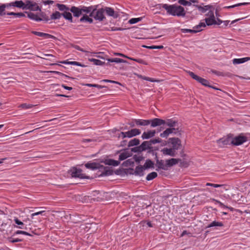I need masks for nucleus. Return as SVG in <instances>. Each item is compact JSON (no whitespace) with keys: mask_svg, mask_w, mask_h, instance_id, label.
<instances>
[{"mask_svg":"<svg viewBox=\"0 0 250 250\" xmlns=\"http://www.w3.org/2000/svg\"><path fill=\"white\" fill-rule=\"evenodd\" d=\"M85 167L88 169H91L92 170L95 169H99L102 171L101 174H100V176H108L111 175L113 174V171L111 169L108 167H104L103 165H101L98 163H87L85 164Z\"/></svg>","mask_w":250,"mask_h":250,"instance_id":"nucleus-2","label":"nucleus"},{"mask_svg":"<svg viewBox=\"0 0 250 250\" xmlns=\"http://www.w3.org/2000/svg\"><path fill=\"white\" fill-rule=\"evenodd\" d=\"M213 187L214 188H222L226 191L229 190V186L227 185H219L213 184Z\"/></svg>","mask_w":250,"mask_h":250,"instance_id":"nucleus-49","label":"nucleus"},{"mask_svg":"<svg viewBox=\"0 0 250 250\" xmlns=\"http://www.w3.org/2000/svg\"><path fill=\"white\" fill-rule=\"evenodd\" d=\"M249 3V2L239 3H237V4H234L233 5L225 6V7H224V8H228V9L229 8H234L235 7L239 6L246 5H248Z\"/></svg>","mask_w":250,"mask_h":250,"instance_id":"nucleus-48","label":"nucleus"},{"mask_svg":"<svg viewBox=\"0 0 250 250\" xmlns=\"http://www.w3.org/2000/svg\"><path fill=\"white\" fill-rule=\"evenodd\" d=\"M62 16V13L56 11L50 15V20H56L60 19Z\"/></svg>","mask_w":250,"mask_h":250,"instance_id":"nucleus-32","label":"nucleus"},{"mask_svg":"<svg viewBox=\"0 0 250 250\" xmlns=\"http://www.w3.org/2000/svg\"><path fill=\"white\" fill-rule=\"evenodd\" d=\"M112 194L111 192L95 191L94 192V196L97 195V197L96 198H94V199L96 200L97 201H108L110 199Z\"/></svg>","mask_w":250,"mask_h":250,"instance_id":"nucleus-4","label":"nucleus"},{"mask_svg":"<svg viewBox=\"0 0 250 250\" xmlns=\"http://www.w3.org/2000/svg\"><path fill=\"white\" fill-rule=\"evenodd\" d=\"M151 127H155L160 126L162 125H164V120L159 118H154L152 120H148Z\"/></svg>","mask_w":250,"mask_h":250,"instance_id":"nucleus-12","label":"nucleus"},{"mask_svg":"<svg viewBox=\"0 0 250 250\" xmlns=\"http://www.w3.org/2000/svg\"><path fill=\"white\" fill-rule=\"evenodd\" d=\"M216 203H217L219 206L222 208H226L229 209L230 210L232 211L233 210V208L231 207H228L227 206H226L224 204H223L222 202H221L219 201L214 200Z\"/></svg>","mask_w":250,"mask_h":250,"instance_id":"nucleus-58","label":"nucleus"},{"mask_svg":"<svg viewBox=\"0 0 250 250\" xmlns=\"http://www.w3.org/2000/svg\"><path fill=\"white\" fill-rule=\"evenodd\" d=\"M25 13L27 14V17L31 20L35 21H40L41 19H40V17L33 13L25 12Z\"/></svg>","mask_w":250,"mask_h":250,"instance_id":"nucleus-30","label":"nucleus"},{"mask_svg":"<svg viewBox=\"0 0 250 250\" xmlns=\"http://www.w3.org/2000/svg\"><path fill=\"white\" fill-rule=\"evenodd\" d=\"M34 106V105L31 104H22L19 106V107L23 109H29L33 107Z\"/></svg>","mask_w":250,"mask_h":250,"instance_id":"nucleus-51","label":"nucleus"},{"mask_svg":"<svg viewBox=\"0 0 250 250\" xmlns=\"http://www.w3.org/2000/svg\"><path fill=\"white\" fill-rule=\"evenodd\" d=\"M140 140L138 139L137 138H134L132 140H131L129 142L128 144V147H131L133 146H136L140 144Z\"/></svg>","mask_w":250,"mask_h":250,"instance_id":"nucleus-42","label":"nucleus"},{"mask_svg":"<svg viewBox=\"0 0 250 250\" xmlns=\"http://www.w3.org/2000/svg\"><path fill=\"white\" fill-rule=\"evenodd\" d=\"M87 14H84L83 15V17L80 19V21L81 22H83L85 21L86 20L90 17L89 16H87Z\"/></svg>","mask_w":250,"mask_h":250,"instance_id":"nucleus-62","label":"nucleus"},{"mask_svg":"<svg viewBox=\"0 0 250 250\" xmlns=\"http://www.w3.org/2000/svg\"><path fill=\"white\" fill-rule=\"evenodd\" d=\"M154 163L149 159H147L145 163L144 166H143L145 169L147 168H154Z\"/></svg>","mask_w":250,"mask_h":250,"instance_id":"nucleus-35","label":"nucleus"},{"mask_svg":"<svg viewBox=\"0 0 250 250\" xmlns=\"http://www.w3.org/2000/svg\"><path fill=\"white\" fill-rule=\"evenodd\" d=\"M145 169L142 166H139L136 167L134 174L135 175L142 176L144 175V170Z\"/></svg>","mask_w":250,"mask_h":250,"instance_id":"nucleus-26","label":"nucleus"},{"mask_svg":"<svg viewBox=\"0 0 250 250\" xmlns=\"http://www.w3.org/2000/svg\"><path fill=\"white\" fill-rule=\"evenodd\" d=\"M212 6L210 5H205L204 6H202L201 5L200 6H198V9L199 11L202 13H205L208 10L210 9Z\"/></svg>","mask_w":250,"mask_h":250,"instance_id":"nucleus-45","label":"nucleus"},{"mask_svg":"<svg viewBox=\"0 0 250 250\" xmlns=\"http://www.w3.org/2000/svg\"><path fill=\"white\" fill-rule=\"evenodd\" d=\"M69 11L73 13V15L75 17L78 18L82 15L80 7L73 6L70 8Z\"/></svg>","mask_w":250,"mask_h":250,"instance_id":"nucleus-20","label":"nucleus"},{"mask_svg":"<svg viewBox=\"0 0 250 250\" xmlns=\"http://www.w3.org/2000/svg\"><path fill=\"white\" fill-rule=\"evenodd\" d=\"M84 225H82V226L83 227V229H87L88 228V229L86 230L87 232H88L89 233H92L96 231V230L98 229L97 224L96 223H91V224H88L87 226H85V227H84Z\"/></svg>","mask_w":250,"mask_h":250,"instance_id":"nucleus-16","label":"nucleus"},{"mask_svg":"<svg viewBox=\"0 0 250 250\" xmlns=\"http://www.w3.org/2000/svg\"><path fill=\"white\" fill-rule=\"evenodd\" d=\"M33 3V1H31L30 0H26L25 2H24V6L23 10H30L31 9V7L32 6H36L35 4L32 5Z\"/></svg>","mask_w":250,"mask_h":250,"instance_id":"nucleus-41","label":"nucleus"},{"mask_svg":"<svg viewBox=\"0 0 250 250\" xmlns=\"http://www.w3.org/2000/svg\"><path fill=\"white\" fill-rule=\"evenodd\" d=\"M141 146L143 151L152 148V146L149 141H146L143 142L141 145Z\"/></svg>","mask_w":250,"mask_h":250,"instance_id":"nucleus-29","label":"nucleus"},{"mask_svg":"<svg viewBox=\"0 0 250 250\" xmlns=\"http://www.w3.org/2000/svg\"><path fill=\"white\" fill-rule=\"evenodd\" d=\"M170 128L172 129V133H173L175 134L178 133V135H181V130H180L178 127H170Z\"/></svg>","mask_w":250,"mask_h":250,"instance_id":"nucleus-54","label":"nucleus"},{"mask_svg":"<svg viewBox=\"0 0 250 250\" xmlns=\"http://www.w3.org/2000/svg\"><path fill=\"white\" fill-rule=\"evenodd\" d=\"M156 133V131L155 130H149L146 132H144L141 137L143 139H148L153 137Z\"/></svg>","mask_w":250,"mask_h":250,"instance_id":"nucleus-15","label":"nucleus"},{"mask_svg":"<svg viewBox=\"0 0 250 250\" xmlns=\"http://www.w3.org/2000/svg\"><path fill=\"white\" fill-rule=\"evenodd\" d=\"M97 6H93L92 12L89 14V16L93 17L96 20L103 21L105 19L104 15L105 10L103 8L97 9Z\"/></svg>","mask_w":250,"mask_h":250,"instance_id":"nucleus-3","label":"nucleus"},{"mask_svg":"<svg viewBox=\"0 0 250 250\" xmlns=\"http://www.w3.org/2000/svg\"><path fill=\"white\" fill-rule=\"evenodd\" d=\"M164 125L169 126V127H176L178 124V122L172 119H168L166 120H164Z\"/></svg>","mask_w":250,"mask_h":250,"instance_id":"nucleus-24","label":"nucleus"},{"mask_svg":"<svg viewBox=\"0 0 250 250\" xmlns=\"http://www.w3.org/2000/svg\"><path fill=\"white\" fill-rule=\"evenodd\" d=\"M89 61L91 62H93L94 64L97 65H103L105 63V62H102L101 61H100L99 60H97V59H93V58L89 59Z\"/></svg>","mask_w":250,"mask_h":250,"instance_id":"nucleus-46","label":"nucleus"},{"mask_svg":"<svg viewBox=\"0 0 250 250\" xmlns=\"http://www.w3.org/2000/svg\"><path fill=\"white\" fill-rule=\"evenodd\" d=\"M188 73L189 75L194 80L198 81L199 80L200 77L195 75L193 72L191 71H188Z\"/></svg>","mask_w":250,"mask_h":250,"instance_id":"nucleus-59","label":"nucleus"},{"mask_svg":"<svg viewBox=\"0 0 250 250\" xmlns=\"http://www.w3.org/2000/svg\"><path fill=\"white\" fill-rule=\"evenodd\" d=\"M208 15L209 17L205 19L206 25H211L216 24V21L215 20L213 12L210 10Z\"/></svg>","mask_w":250,"mask_h":250,"instance_id":"nucleus-11","label":"nucleus"},{"mask_svg":"<svg viewBox=\"0 0 250 250\" xmlns=\"http://www.w3.org/2000/svg\"><path fill=\"white\" fill-rule=\"evenodd\" d=\"M171 133H172V129H170L169 127L167 128L164 131L161 133L160 136L162 138H167L168 135Z\"/></svg>","mask_w":250,"mask_h":250,"instance_id":"nucleus-40","label":"nucleus"},{"mask_svg":"<svg viewBox=\"0 0 250 250\" xmlns=\"http://www.w3.org/2000/svg\"><path fill=\"white\" fill-rule=\"evenodd\" d=\"M45 212V210H41V211H38V212H35V213H32L31 214V219H34V217L35 216H37V215H44V213Z\"/></svg>","mask_w":250,"mask_h":250,"instance_id":"nucleus-57","label":"nucleus"},{"mask_svg":"<svg viewBox=\"0 0 250 250\" xmlns=\"http://www.w3.org/2000/svg\"><path fill=\"white\" fill-rule=\"evenodd\" d=\"M250 60V57H245L240 59H234L233 60V64H239L244 63L247 61Z\"/></svg>","mask_w":250,"mask_h":250,"instance_id":"nucleus-34","label":"nucleus"},{"mask_svg":"<svg viewBox=\"0 0 250 250\" xmlns=\"http://www.w3.org/2000/svg\"><path fill=\"white\" fill-rule=\"evenodd\" d=\"M2 4L5 10L6 8L8 9L11 7H13V2L10 3H4Z\"/></svg>","mask_w":250,"mask_h":250,"instance_id":"nucleus-61","label":"nucleus"},{"mask_svg":"<svg viewBox=\"0 0 250 250\" xmlns=\"http://www.w3.org/2000/svg\"><path fill=\"white\" fill-rule=\"evenodd\" d=\"M157 176V173L156 172H152L147 175L146 179L147 181H150L156 178Z\"/></svg>","mask_w":250,"mask_h":250,"instance_id":"nucleus-47","label":"nucleus"},{"mask_svg":"<svg viewBox=\"0 0 250 250\" xmlns=\"http://www.w3.org/2000/svg\"><path fill=\"white\" fill-rule=\"evenodd\" d=\"M108 62H116V63H127V61L122 59L115 58L112 59H108L107 60Z\"/></svg>","mask_w":250,"mask_h":250,"instance_id":"nucleus-39","label":"nucleus"},{"mask_svg":"<svg viewBox=\"0 0 250 250\" xmlns=\"http://www.w3.org/2000/svg\"><path fill=\"white\" fill-rule=\"evenodd\" d=\"M161 152L164 155H168L171 157H174L176 155L175 150L171 148H164L161 150Z\"/></svg>","mask_w":250,"mask_h":250,"instance_id":"nucleus-17","label":"nucleus"},{"mask_svg":"<svg viewBox=\"0 0 250 250\" xmlns=\"http://www.w3.org/2000/svg\"><path fill=\"white\" fill-rule=\"evenodd\" d=\"M133 158L134 160L138 163H140V162L143 159V157L142 156H138L137 155H134L133 156Z\"/></svg>","mask_w":250,"mask_h":250,"instance_id":"nucleus-64","label":"nucleus"},{"mask_svg":"<svg viewBox=\"0 0 250 250\" xmlns=\"http://www.w3.org/2000/svg\"><path fill=\"white\" fill-rule=\"evenodd\" d=\"M14 221L16 224H17V225H20V226L19 227L20 229H24L23 227H24L23 223L21 221H20L18 218H15L14 219Z\"/></svg>","mask_w":250,"mask_h":250,"instance_id":"nucleus-56","label":"nucleus"},{"mask_svg":"<svg viewBox=\"0 0 250 250\" xmlns=\"http://www.w3.org/2000/svg\"><path fill=\"white\" fill-rule=\"evenodd\" d=\"M248 138L246 136L240 135L235 137H231V144L234 146H239L247 142Z\"/></svg>","mask_w":250,"mask_h":250,"instance_id":"nucleus-7","label":"nucleus"},{"mask_svg":"<svg viewBox=\"0 0 250 250\" xmlns=\"http://www.w3.org/2000/svg\"><path fill=\"white\" fill-rule=\"evenodd\" d=\"M149 141L151 145L152 146L153 144L161 143L162 142V140L161 139L158 138L151 139Z\"/></svg>","mask_w":250,"mask_h":250,"instance_id":"nucleus-50","label":"nucleus"},{"mask_svg":"<svg viewBox=\"0 0 250 250\" xmlns=\"http://www.w3.org/2000/svg\"><path fill=\"white\" fill-rule=\"evenodd\" d=\"M62 16L66 20H68L70 22H73V17L71 12L70 11H66L64 12H62Z\"/></svg>","mask_w":250,"mask_h":250,"instance_id":"nucleus-27","label":"nucleus"},{"mask_svg":"<svg viewBox=\"0 0 250 250\" xmlns=\"http://www.w3.org/2000/svg\"><path fill=\"white\" fill-rule=\"evenodd\" d=\"M131 156V153L127 151L121 153L119 157V161H123Z\"/></svg>","mask_w":250,"mask_h":250,"instance_id":"nucleus-31","label":"nucleus"},{"mask_svg":"<svg viewBox=\"0 0 250 250\" xmlns=\"http://www.w3.org/2000/svg\"><path fill=\"white\" fill-rule=\"evenodd\" d=\"M56 6L58 9L62 12H64L66 11H69L70 8L63 4L57 3L56 4Z\"/></svg>","mask_w":250,"mask_h":250,"instance_id":"nucleus-36","label":"nucleus"},{"mask_svg":"<svg viewBox=\"0 0 250 250\" xmlns=\"http://www.w3.org/2000/svg\"><path fill=\"white\" fill-rule=\"evenodd\" d=\"M199 83H201L202 85L205 86H207V87H211L213 89H216V90H218L219 89L218 88H217L213 86H211L209 84V82H208V81L206 79H205L204 78H202L201 77H200L199 80H198V81Z\"/></svg>","mask_w":250,"mask_h":250,"instance_id":"nucleus-25","label":"nucleus"},{"mask_svg":"<svg viewBox=\"0 0 250 250\" xmlns=\"http://www.w3.org/2000/svg\"><path fill=\"white\" fill-rule=\"evenodd\" d=\"M70 64H72V65L80 66H81V67H84L86 66L85 65H84L83 64H82V63H80L79 62H70Z\"/></svg>","mask_w":250,"mask_h":250,"instance_id":"nucleus-63","label":"nucleus"},{"mask_svg":"<svg viewBox=\"0 0 250 250\" xmlns=\"http://www.w3.org/2000/svg\"><path fill=\"white\" fill-rule=\"evenodd\" d=\"M180 161V159H175V158H171V159L166 160L167 169L169 167H172L173 166L177 164Z\"/></svg>","mask_w":250,"mask_h":250,"instance_id":"nucleus-23","label":"nucleus"},{"mask_svg":"<svg viewBox=\"0 0 250 250\" xmlns=\"http://www.w3.org/2000/svg\"><path fill=\"white\" fill-rule=\"evenodd\" d=\"M220 147H223L228 145L231 144V137L228 136L227 137L222 138L217 141Z\"/></svg>","mask_w":250,"mask_h":250,"instance_id":"nucleus-10","label":"nucleus"},{"mask_svg":"<svg viewBox=\"0 0 250 250\" xmlns=\"http://www.w3.org/2000/svg\"><path fill=\"white\" fill-rule=\"evenodd\" d=\"M168 143L172 145V148L175 151L180 149L182 146L181 141L178 138H170L168 139Z\"/></svg>","mask_w":250,"mask_h":250,"instance_id":"nucleus-8","label":"nucleus"},{"mask_svg":"<svg viewBox=\"0 0 250 250\" xmlns=\"http://www.w3.org/2000/svg\"><path fill=\"white\" fill-rule=\"evenodd\" d=\"M7 15L14 16H15L16 17H18V18L23 17L25 16L24 13H21V12L15 13L13 12H8L7 13Z\"/></svg>","mask_w":250,"mask_h":250,"instance_id":"nucleus-44","label":"nucleus"},{"mask_svg":"<svg viewBox=\"0 0 250 250\" xmlns=\"http://www.w3.org/2000/svg\"><path fill=\"white\" fill-rule=\"evenodd\" d=\"M8 12H6L5 11V10L3 7V5L2 4L0 5V16H4L5 15H7V13Z\"/></svg>","mask_w":250,"mask_h":250,"instance_id":"nucleus-60","label":"nucleus"},{"mask_svg":"<svg viewBox=\"0 0 250 250\" xmlns=\"http://www.w3.org/2000/svg\"><path fill=\"white\" fill-rule=\"evenodd\" d=\"M104 163L106 165L117 166L120 164L119 161H116L113 159H106L104 161Z\"/></svg>","mask_w":250,"mask_h":250,"instance_id":"nucleus-28","label":"nucleus"},{"mask_svg":"<svg viewBox=\"0 0 250 250\" xmlns=\"http://www.w3.org/2000/svg\"><path fill=\"white\" fill-rule=\"evenodd\" d=\"M106 14L109 16L112 17L114 19L117 18L119 16V14L118 12H115L114 9L111 7H105L104 8Z\"/></svg>","mask_w":250,"mask_h":250,"instance_id":"nucleus-14","label":"nucleus"},{"mask_svg":"<svg viewBox=\"0 0 250 250\" xmlns=\"http://www.w3.org/2000/svg\"><path fill=\"white\" fill-rule=\"evenodd\" d=\"M115 55H117V56H122V57H125V58H127L130 60H132V61H135L138 63H142V64H145V65H147V63L145 62V61L141 59H134V58H131V57H127L122 53H115Z\"/></svg>","mask_w":250,"mask_h":250,"instance_id":"nucleus-18","label":"nucleus"},{"mask_svg":"<svg viewBox=\"0 0 250 250\" xmlns=\"http://www.w3.org/2000/svg\"><path fill=\"white\" fill-rule=\"evenodd\" d=\"M13 7L21 8L23 9L24 6V2L22 0H16L13 2Z\"/></svg>","mask_w":250,"mask_h":250,"instance_id":"nucleus-38","label":"nucleus"},{"mask_svg":"<svg viewBox=\"0 0 250 250\" xmlns=\"http://www.w3.org/2000/svg\"><path fill=\"white\" fill-rule=\"evenodd\" d=\"M35 4L36 6H32L30 11H41V8L38 5L37 3L35 2H33L32 5Z\"/></svg>","mask_w":250,"mask_h":250,"instance_id":"nucleus-55","label":"nucleus"},{"mask_svg":"<svg viewBox=\"0 0 250 250\" xmlns=\"http://www.w3.org/2000/svg\"><path fill=\"white\" fill-rule=\"evenodd\" d=\"M134 122L137 126H146L150 124L148 120L134 119Z\"/></svg>","mask_w":250,"mask_h":250,"instance_id":"nucleus-21","label":"nucleus"},{"mask_svg":"<svg viewBox=\"0 0 250 250\" xmlns=\"http://www.w3.org/2000/svg\"><path fill=\"white\" fill-rule=\"evenodd\" d=\"M224 226V224L222 222H217L216 221H214L209 224L206 227L207 228H209L215 227H223Z\"/></svg>","mask_w":250,"mask_h":250,"instance_id":"nucleus-37","label":"nucleus"},{"mask_svg":"<svg viewBox=\"0 0 250 250\" xmlns=\"http://www.w3.org/2000/svg\"><path fill=\"white\" fill-rule=\"evenodd\" d=\"M72 177L79 178L80 179H89V176H86L82 173V170L80 168H77L73 167L68 171Z\"/></svg>","mask_w":250,"mask_h":250,"instance_id":"nucleus-5","label":"nucleus"},{"mask_svg":"<svg viewBox=\"0 0 250 250\" xmlns=\"http://www.w3.org/2000/svg\"><path fill=\"white\" fill-rule=\"evenodd\" d=\"M141 133V132L140 129L137 128H133L127 132H121L119 134L118 137L121 138L122 139L125 138L126 137L131 138L140 135Z\"/></svg>","mask_w":250,"mask_h":250,"instance_id":"nucleus-6","label":"nucleus"},{"mask_svg":"<svg viewBox=\"0 0 250 250\" xmlns=\"http://www.w3.org/2000/svg\"><path fill=\"white\" fill-rule=\"evenodd\" d=\"M46 72L53 73V74H57L60 75L61 76H62L65 78H67L71 79L72 80L74 79V78H73V77H69V76H67L63 73H62V72L57 71H46Z\"/></svg>","mask_w":250,"mask_h":250,"instance_id":"nucleus-43","label":"nucleus"},{"mask_svg":"<svg viewBox=\"0 0 250 250\" xmlns=\"http://www.w3.org/2000/svg\"><path fill=\"white\" fill-rule=\"evenodd\" d=\"M160 5L167 11V13L168 15L181 17H184L186 16V12L182 6L167 4H161Z\"/></svg>","mask_w":250,"mask_h":250,"instance_id":"nucleus-1","label":"nucleus"},{"mask_svg":"<svg viewBox=\"0 0 250 250\" xmlns=\"http://www.w3.org/2000/svg\"><path fill=\"white\" fill-rule=\"evenodd\" d=\"M31 33L36 36L41 37H43L45 39H54V40H57V38L56 37H55L52 35L47 34V33H45L40 32H38V31H32Z\"/></svg>","mask_w":250,"mask_h":250,"instance_id":"nucleus-13","label":"nucleus"},{"mask_svg":"<svg viewBox=\"0 0 250 250\" xmlns=\"http://www.w3.org/2000/svg\"><path fill=\"white\" fill-rule=\"evenodd\" d=\"M131 151L133 152H143L141 145L135 146L131 149Z\"/></svg>","mask_w":250,"mask_h":250,"instance_id":"nucleus-52","label":"nucleus"},{"mask_svg":"<svg viewBox=\"0 0 250 250\" xmlns=\"http://www.w3.org/2000/svg\"><path fill=\"white\" fill-rule=\"evenodd\" d=\"M142 20V18H132L129 21V23L130 24H134Z\"/></svg>","mask_w":250,"mask_h":250,"instance_id":"nucleus-53","label":"nucleus"},{"mask_svg":"<svg viewBox=\"0 0 250 250\" xmlns=\"http://www.w3.org/2000/svg\"><path fill=\"white\" fill-rule=\"evenodd\" d=\"M38 16L40 17V19H41L40 21L47 22L50 20V18L47 15V14L45 13L42 12L41 10L39 15Z\"/></svg>","mask_w":250,"mask_h":250,"instance_id":"nucleus-33","label":"nucleus"},{"mask_svg":"<svg viewBox=\"0 0 250 250\" xmlns=\"http://www.w3.org/2000/svg\"><path fill=\"white\" fill-rule=\"evenodd\" d=\"M156 166L158 167V168L156 169V170H158L159 169H162L163 170H167V164L166 163L164 164V161L163 160H159L158 159V157L157 156H156Z\"/></svg>","mask_w":250,"mask_h":250,"instance_id":"nucleus-19","label":"nucleus"},{"mask_svg":"<svg viewBox=\"0 0 250 250\" xmlns=\"http://www.w3.org/2000/svg\"><path fill=\"white\" fill-rule=\"evenodd\" d=\"M80 9L81 10V15H83L84 14H90L92 12L93 6H91L89 7H86L84 6H80Z\"/></svg>","mask_w":250,"mask_h":250,"instance_id":"nucleus-22","label":"nucleus"},{"mask_svg":"<svg viewBox=\"0 0 250 250\" xmlns=\"http://www.w3.org/2000/svg\"><path fill=\"white\" fill-rule=\"evenodd\" d=\"M206 27V24L204 22H201L199 24L194 26L193 29H181V32L183 33H196L202 30L201 28Z\"/></svg>","mask_w":250,"mask_h":250,"instance_id":"nucleus-9","label":"nucleus"}]
</instances>
